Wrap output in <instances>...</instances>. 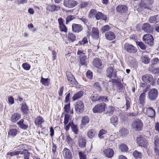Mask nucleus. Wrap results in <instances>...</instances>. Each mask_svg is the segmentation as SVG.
<instances>
[{"mask_svg": "<svg viewBox=\"0 0 159 159\" xmlns=\"http://www.w3.org/2000/svg\"><path fill=\"white\" fill-rule=\"evenodd\" d=\"M106 104L101 103L96 105L93 109L94 113H101L105 111Z\"/></svg>", "mask_w": 159, "mask_h": 159, "instance_id": "423d86ee", "label": "nucleus"}, {"mask_svg": "<svg viewBox=\"0 0 159 159\" xmlns=\"http://www.w3.org/2000/svg\"><path fill=\"white\" fill-rule=\"evenodd\" d=\"M140 103L143 105L145 102V93L143 92L142 93L139 97Z\"/></svg>", "mask_w": 159, "mask_h": 159, "instance_id": "a19ab883", "label": "nucleus"}, {"mask_svg": "<svg viewBox=\"0 0 159 159\" xmlns=\"http://www.w3.org/2000/svg\"><path fill=\"white\" fill-rule=\"evenodd\" d=\"M22 66L23 68L26 70H29L30 68V66L26 63H24L23 64Z\"/></svg>", "mask_w": 159, "mask_h": 159, "instance_id": "052dcab7", "label": "nucleus"}, {"mask_svg": "<svg viewBox=\"0 0 159 159\" xmlns=\"http://www.w3.org/2000/svg\"><path fill=\"white\" fill-rule=\"evenodd\" d=\"M70 108V103L66 105L64 107V109H65V111L66 112V113H68L69 111Z\"/></svg>", "mask_w": 159, "mask_h": 159, "instance_id": "338daca9", "label": "nucleus"}, {"mask_svg": "<svg viewBox=\"0 0 159 159\" xmlns=\"http://www.w3.org/2000/svg\"><path fill=\"white\" fill-rule=\"evenodd\" d=\"M78 143L79 147L83 148L85 146L86 141L84 139L82 138L79 139Z\"/></svg>", "mask_w": 159, "mask_h": 159, "instance_id": "79ce46f5", "label": "nucleus"}, {"mask_svg": "<svg viewBox=\"0 0 159 159\" xmlns=\"http://www.w3.org/2000/svg\"><path fill=\"white\" fill-rule=\"evenodd\" d=\"M92 33L96 37H98L99 36V31L98 29L94 27H93L92 28Z\"/></svg>", "mask_w": 159, "mask_h": 159, "instance_id": "5fc2aeb1", "label": "nucleus"}, {"mask_svg": "<svg viewBox=\"0 0 159 159\" xmlns=\"http://www.w3.org/2000/svg\"><path fill=\"white\" fill-rule=\"evenodd\" d=\"M18 133V131L16 129H10L8 132V134L11 136L14 137Z\"/></svg>", "mask_w": 159, "mask_h": 159, "instance_id": "2f4dec72", "label": "nucleus"}, {"mask_svg": "<svg viewBox=\"0 0 159 159\" xmlns=\"http://www.w3.org/2000/svg\"><path fill=\"white\" fill-rule=\"evenodd\" d=\"M120 148L122 152H126L128 150L127 146L125 144H122L120 145Z\"/></svg>", "mask_w": 159, "mask_h": 159, "instance_id": "bf43d9fd", "label": "nucleus"}, {"mask_svg": "<svg viewBox=\"0 0 159 159\" xmlns=\"http://www.w3.org/2000/svg\"><path fill=\"white\" fill-rule=\"evenodd\" d=\"M96 133L95 130L93 129H91L88 132L87 135L89 138L92 139L94 137Z\"/></svg>", "mask_w": 159, "mask_h": 159, "instance_id": "4c0bfd02", "label": "nucleus"}, {"mask_svg": "<svg viewBox=\"0 0 159 159\" xmlns=\"http://www.w3.org/2000/svg\"><path fill=\"white\" fill-rule=\"evenodd\" d=\"M49 8L50 11L52 12H54L55 11H57L60 9V7L59 5L56 6L53 4L49 5Z\"/></svg>", "mask_w": 159, "mask_h": 159, "instance_id": "c9c22d12", "label": "nucleus"}, {"mask_svg": "<svg viewBox=\"0 0 159 159\" xmlns=\"http://www.w3.org/2000/svg\"><path fill=\"white\" fill-rule=\"evenodd\" d=\"M21 118V115L18 113H14L11 116V122L16 123Z\"/></svg>", "mask_w": 159, "mask_h": 159, "instance_id": "b1692460", "label": "nucleus"}, {"mask_svg": "<svg viewBox=\"0 0 159 159\" xmlns=\"http://www.w3.org/2000/svg\"><path fill=\"white\" fill-rule=\"evenodd\" d=\"M97 12V11L94 9H91L89 14V17L91 18L94 16H95Z\"/></svg>", "mask_w": 159, "mask_h": 159, "instance_id": "603ef678", "label": "nucleus"}, {"mask_svg": "<svg viewBox=\"0 0 159 159\" xmlns=\"http://www.w3.org/2000/svg\"><path fill=\"white\" fill-rule=\"evenodd\" d=\"M79 154L80 159H86L85 155L82 152H79Z\"/></svg>", "mask_w": 159, "mask_h": 159, "instance_id": "774afa93", "label": "nucleus"}, {"mask_svg": "<svg viewBox=\"0 0 159 159\" xmlns=\"http://www.w3.org/2000/svg\"><path fill=\"white\" fill-rule=\"evenodd\" d=\"M148 21L151 23L156 24L159 21V17L157 15L151 16Z\"/></svg>", "mask_w": 159, "mask_h": 159, "instance_id": "a878e982", "label": "nucleus"}, {"mask_svg": "<svg viewBox=\"0 0 159 159\" xmlns=\"http://www.w3.org/2000/svg\"><path fill=\"white\" fill-rule=\"evenodd\" d=\"M49 79L44 78L43 77H42L40 81L41 83L45 86H48L49 85Z\"/></svg>", "mask_w": 159, "mask_h": 159, "instance_id": "f704fd0d", "label": "nucleus"}, {"mask_svg": "<svg viewBox=\"0 0 159 159\" xmlns=\"http://www.w3.org/2000/svg\"><path fill=\"white\" fill-rule=\"evenodd\" d=\"M58 21L59 24V27L61 31L65 32H66L67 31V29L63 23V20L62 18H59L58 19Z\"/></svg>", "mask_w": 159, "mask_h": 159, "instance_id": "ddd939ff", "label": "nucleus"}, {"mask_svg": "<svg viewBox=\"0 0 159 159\" xmlns=\"http://www.w3.org/2000/svg\"><path fill=\"white\" fill-rule=\"evenodd\" d=\"M80 62L82 65H87V56L79 58Z\"/></svg>", "mask_w": 159, "mask_h": 159, "instance_id": "e433bc0d", "label": "nucleus"}, {"mask_svg": "<svg viewBox=\"0 0 159 159\" xmlns=\"http://www.w3.org/2000/svg\"><path fill=\"white\" fill-rule=\"evenodd\" d=\"M66 74L67 79L70 84H73L76 81L74 77L70 72H67Z\"/></svg>", "mask_w": 159, "mask_h": 159, "instance_id": "5701e85b", "label": "nucleus"}, {"mask_svg": "<svg viewBox=\"0 0 159 159\" xmlns=\"http://www.w3.org/2000/svg\"><path fill=\"white\" fill-rule=\"evenodd\" d=\"M153 0H145L144 1H143L142 2H141V4H143V6L145 7L147 6L149 4H152L153 3Z\"/></svg>", "mask_w": 159, "mask_h": 159, "instance_id": "de8ad7c7", "label": "nucleus"}, {"mask_svg": "<svg viewBox=\"0 0 159 159\" xmlns=\"http://www.w3.org/2000/svg\"><path fill=\"white\" fill-rule=\"evenodd\" d=\"M117 71L111 66H109L106 70V75L109 78H116L117 77Z\"/></svg>", "mask_w": 159, "mask_h": 159, "instance_id": "7ed1b4c3", "label": "nucleus"}, {"mask_svg": "<svg viewBox=\"0 0 159 159\" xmlns=\"http://www.w3.org/2000/svg\"><path fill=\"white\" fill-rule=\"evenodd\" d=\"M8 101L9 104L10 105H12L14 103V99L13 97L11 96L8 97Z\"/></svg>", "mask_w": 159, "mask_h": 159, "instance_id": "69168bd1", "label": "nucleus"}, {"mask_svg": "<svg viewBox=\"0 0 159 159\" xmlns=\"http://www.w3.org/2000/svg\"><path fill=\"white\" fill-rule=\"evenodd\" d=\"M158 92L155 89H151L148 92V98L151 101L155 100L157 98Z\"/></svg>", "mask_w": 159, "mask_h": 159, "instance_id": "0eeeda50", "label": "nucleus"}, {"mask_svg": "<svg viewBox=\"0 0 159 159\" xmlns=\"http://www.w3.org/2000/svg\"><path fill=\"white\" fill-rule=\"evenodd\" d=\"M93 64L94 66L98 69H102V62L101 60L99 58H94L93 61Z\"/></svg>", "mask_w": 159, "mask_h": 159, "instance_id": "f8f14e48", "label": "nucleus"}, {"mask_svg": "<svg viewBox=\"0 0 159 159\" xmlns=\"http://www.w3.org/2000/svg\"><path fill=\"white\" fill-rule=\"evenodd\" d=\"M77 1L74 0H64L63 5L66 7L69 8H73L78 4Z\"/></svg>", "mask_w": 159, "mask_h": 159, "instance_id": "1a4fd4ad", "label": "nucleus"}, {"mask_svg": "<svg viewBox=\"0 0 159 159\" xmlns=\"http://www.w3.org/2000/svg\"><path fill=\"white\" fill-rule=\"evenodd\" d=\"M106 132L107 131L103 129H102L98 133V136L99 137L100 139L102 138V135H103L104 134H106Z\"/></svg>", "mask_w": 159, "mask_h": 159, "instance_id": "0e129e2a", "label": "nucleus"}, {"mask_svg": "<svg viewBox=\"0 0 159 159\" xmlns=\"http://www.w3.org/2000/svg\"><path fill=\"white\" fill-rule=\"evenodd\" d=\"M44 122V119L41 117L39 116L37 117L35 120V123L38 126L41 125L42 123Z\"/></svg>", "mask_w": 159, "mask_h": 159, "instance_id": "72a5a7b5", "label": "nucleus"}, {"mask_svg": "<svg viewBox=\"0 0 159 159\" xmlns=\"http://www.w3.org/2000/svg\"><path fill=\"white\" fill-rule=\"evenodd\" d=\"M110 28L108 25H106L102 27L101 29V31L102 33L110 30Z\"/></svg>", "mask_w": 159, "mask_h": 159, "instance_id": "13d9d810", "label": "nucleus"}, {"mask_svg": "<svg viewBox=\"0 0 159 159\" xmlns=\"http://www.w3.org/2000/svg\"><path fill=\"white\" fill-rule=\"evenodd\" d=\"M117 91L119 92H124L125 90V88L123 87V84L120 82L117 85Z\"/></svg>", "mask_w": 159, "mask_h": 159, "instance_id": "a18cd8bd", "label": "nucleus"}, {"mask_svg": "<svg viewBox=\"0 0 159 159\" xmlns=\"http://www.w3.org/2000/svg\"><path fill=\"white\" fill-rule=\"evenodd\" d=\"M142 29L144 31L147 33H151L153 30L152 27L148 23H145L143 24Z\"/></svg>", "mask_w": 159, "mask_h": 159, "instance_id": "f3484780", "label": "nucleus"}, {"mask_svg": "<svg viewBox=\"0 0 159 159\" xmlns=\"http://www.w3.org/2000/svg\"><path fill=\"white\" fill-rule=\"evenodd\" d=\"M142 79L144 82L151 84L153 80V77L151 75L146 74L142 76Z\"/></svg>", "mask_w": 159, "mask_h": 159, "instance_id": "2eb2a0df", "label": "nucleus"}, {"mask_svg": "<svg viewBox=\"0 0 159 159\" xmlns=\"http://www.w3.org/2000/svg\"><path fill=\"white\" fill-rule=\"evenodd\" d=\"M86 51L84 49H79L77 52V55L78 56L79 58L84 56H86Z\"/></svg>", "mask_w": 159, "mask_h": 159, "instance_id": "c756f323", "label": "nucleus"}, {"mask_svg": "<svg viewBox=\"0 0 159 159\" xmlns=\"http://www.w3.org/2000/svg\"><path fill=\"white\" fill-rule=\"evenodd\" d=\"M19 154L23 155L24 159H29L30 153L27 149H21L19 151H14L12 152H8L7 155L12 157L18 155Z\"/></svg>", "mask_w": 159, "mask_h": 159, "instance_id": "f257e3e1", "label": "nucleus"}, {"mask_svg": "<svg viewBox=\"0 0 159 159\" xmlns=\"http://www.w3.org/2000/svg\"><path fill=\"white\" fill-rule=\"evenodd\" d=\"M71 129L72 131L74 132V133L76 134H77L79 132V129L77 125H75L73 122H72V124L71 125Z\"/></svg>", "mask_w": 159, "mask_h": 159, "instance_id": "8fccbe9b", "label": "nucleus"}, {"mask_svg": "<svg viewBox=\"0 0 159 159\" xmlns=\"http://www.w3.org/2000/svg\"><path fill=\"white\" fill-rule=\"evenodd\" d=\"M75 19V16L74 15H69L66 18V24H68L69 22H70Z\"/></svg>", "mask_w": 159, "mask_h": 159, "instance_id": "09e8293b", "label": "nucleus"}, {"mask_svg": "<svg viewBox=\"0 0 159 159\" xmlns=\"http://www.w3.org/2000/svg\"><path fill=\"white\" fill-rule=\"evenodd\" d=\"M143 125L142 121L140 119L134 120L131 124L132 128L136 131H140L142 130Z\"/></svg>", "mask_w": 159, "mask_h": 159, "instance_id": "f03ea898", "label": "nucleus"}, {"mask_svg": "<svg viewBox=\"0 0 159 159\" xmlns=\"http://www.w3.org/2000/svg\"><path fill=\"white\" fill-rule=\"evenodd\" d=\"M75 110L76 113L80 114L83 113L84 110V105L81 101H78L75 104Z\"/></svg>", "mask_w": 159, "mask_h": 159, "instance_id": "39448f33", "label": "nucleus"}, {"mask_svg": "<svg viewBox=\"0 0 159 159\" xmlns=\"http://www.w3.org/2000/svg\"><path fill=\"white\" fill-rule=\"evenodd\" d=\"M86 75L88 78L91 79L93 78V73L91 71L89 70L86 72Z\"/></svg>", "mask_w": 159, "mask_h": 159, "instance_id": "e2e57ef3", "label": "nucleus"}, {"mask_svg": "<svg viewBox=\"0 0 159 159\" xmlns=\"http://www.w3.org/2000/svg\"><path fill=\"white\" fill-rule=\"evenodd\" d=\"M143 40L148 45L151 46L153 44L154 39L153 36L151 35L148 34L143 36Z\"/></svg>", "mask_w": 159, "mask_h": 159, "instance_id": "6e6552de", "label": "nucleus"}, {"mask_svg": "<svg viewBox=\"0 0 159 159\" xmlns=\"http://www.w3.org/2000/svg\"><path fill=\"white\" fill-rule=\"evenodd\" d=\"M114 108L112 107L109 106L106 109V113H109L112 114L114 111Z\"/></svg>", "mask_w": 159, "mask_h": 159, "instance_id": "6e6d98bb", "label": "nucleus"}, {"mask_svg": "<svg viewBox=\"0 0 159 159\" xmlns=\"http://www.w3.org/2000/svg\"><path fill=\"white\" fill-rule=\"evenodd\" d=\"M99 96L96 92H93L91 94L90 99L93 102H96L99 101Z\"/></svg>", "mask_w": 159, "mask_h": 159, "instance_id": "bb28decb", "label": "nucleus"}, {"mask_svg": "<svg viewBox=\"0 0 159 159\" xmlns=\"http://www.w3.org/2000/svg\"><path fill=\"white\" fill-rule=\"evenodd\" d=\"M76 37L75 34L72 33H69L68 34L67 39L69 42H73L76 39Z\"/></svg>", "mask_w": 159, "mask_h": 159, "instance_id": "473e14b6", "label": "nucleus"}, {"mask_svg": "<svg viewBox=\"0 0 159 159\" xmlns=\"http://www.w3.org/2000/svg\"><path fill=\"white\" fill-rule=\"evenodd\" d=\"M111 123L114 125L115 127L116 126L118 122V118L117 116H114L110 118Z\"/></svg>", "mask_w": 159, "mask_h": 159, "instance_id": "cd10ccee", "label": "nucleus"}, {"mask_svg": "<svg viewBox=\"0 0 159 159\" xmlns=\"http://www.w3.org/2000/svg\"><path fill=\"white\" fill-rule=\"evenodd\" d=\"M105 36L106 38L109 40H112L116 38V35L114 32L112 31H108L105 34Z\"/></svg>", "mask_w": 159, "mask_h": 159, "instance_id": "412c9836", "label": "nucleus"}, {"mask_svg": "<svg viewBox=\"0 0 159 159\" xmlns=\"http://www.w3.org/2000/svg\"><path fill=\"white\" fill-rule=\"evenodd\" d=\"M145 114L148 116L151 117L154 116L155 115L154 110L152 108L150 107L146 108Z\"/></svg>", "mask_w": 159, "mask_h": 159, "instance_id": "6ab92c4d", "label": "nucleus"}, {"mask_svg": "<svg viewBox=\"0 0 159 159\" xmlns=\"http://www.w3.org/2000/svg\"><path fill=\"white\" fill-rule=\"evenodd\" d=\"M123 48L129 53H135L137 51V48L135 47L128 43H125L124 44Z\"/></svg>", "mask_w": 159, "mask_h": 159, "instance_id": "20e7f679", "label": "nucleus"}, {"mask_svg": "<svg viewBox=\"0 0 159 159\" xmlns=\"http://www.w3.org/2000/svg\"><path fill=\"white\" fill-rule=\"evenodd\" d=\"M72 29L73 32L78 33L82 31L83 28L80 24L73 23L72 24Z\"/></svg>", "mask_w": 159, "mask_h": 159, "instance_id": "9b49d317", "label": "nucleus"}, {"mask_svg": "<svg viewBox=\"0 0 159 159\" xmlns=\"http://www.w3.org/2000/svg\"><path fill=\"white\" fill-rule=\"evenodd\" d=\"M98 101L99 102H108V100L107 99V97L106 96H99Z\"/></svg>", "mask_w": 159, "mask_h": 159, "instance_id": "864d4df0", "label": "nucleus"}, {"mask_svg": "<svg viewBox=\"0 0 159 159\" xmlns=\"http://www.w3.org/2000/svg\"><path fill=\"white\" fill-rule=\"evenodd\" d=\"M153 143L154 145V148H159V136H155L153 139Z\"/></svg>", "mask_w": 159, "mask_h": 159, "instance_id": "58836bf2", "label": "nucleus"}, {"mask_svg": "<svg viewBox=\"0 0 159 159\" xmlns=\"http://www.w3.org/2000/svg\"><path fill=\"white\" fill-rule=\"evenodd\" d=\"M63 155L64 157L67 159H72V156L70 151L66 148H65L63 151Z\"/></svg>", "mask_w": 159, "mask_h": 159, "instance_id": "4468645a", "label": "nucleus"}, {"mask_svg": "<svg viewBox=\"0 0 159 159\" xmlns=\"http://www.w3.org/2000/svg\"><path fill=\"white\" fill-rule=\"evenodd\" d=\"M150 85V84L146 83H141L140 84V86L142 88L143 92L146 93L149 90Z\"/></svg>", "mask_w": 159, "mask_h": 159, "instance_id": "aec40b11", "label": "nucleus"}, {"mask_svg": "<svg viewBox=\"0 0 159 159\" xmlns=\"http://www.w3.org/2000/svg\"><path fill=\"white\" fill-rule=\"evenodd\" d=\"M20 109L23 113L25 114L27 113V111L28 110V108L25 102L22 103Z\"/></svg>", "mask_w": 159, "mask_h": 159, "instance_id": "ea45409f", "label": "nucleus"}, {"mask_svg": "<svg viewBox=\"0 0 159 159\" xmlns=\"http://www.w3.org/2000/svg\"><path fill=\"white\" fill-rule=\"evenodd\" d=\"M136 141L138 144L141 147L145 148L147 147L148 145V142L142 135L138 137Z\"/></svg>", "mask_w": 159, "mask_h": 159, "instance_id": "9d476101", "label": "nucleus"}, {"mask_svg": "<svg viewBox=\"0 0 159 159\" xmlns=\"http://www.w3.org/2000/svg\"><path fill=\"white\" fill-rule=\"evenodd\" d=\"M117 11L121 13H126L127 12L128 8L127 6L125 5H119L116 8Z\"/></svg>", "mask_w": 159, "mask_h": 159, "instance_id": "dca6fc26", "label": "nucleus"}, {"mask_svg": "<svg viewBox=\"0 0 159 159\" xmlns=\"http://www.w3.org/2000/svg\"><path fill=\"white\" fill-rule=\"evenodd\" d=\"M119 132L122 136H125L129 133V131L127 129L122 127L120 129Z\"/></svg>", "mask_w": 159, "mask_h": 159, "instance_id": "37998d69", "label": "nucleus"}, {"mask_svg": "<svg viewBox=\"0 0 159 159\" xmlns=\"http://www.w3.org/2000/svg\"><path fill=\"white\" fill-rule=\"evenodd\" d=\"M151 66H153V65L159 63V60L157 58H155L152 59L151 61Z\"/></svg>", "mask_w": 159, "mask_h": 159, "instance_id": "680f3d73", "label": "nucleus"}, {"mask_svg": "<svg viewBox=\"0 0 159 159\" xmlns=\"http://www.w3.org/2000/svg\"><path fill=\"white\" fill-rule=\"evenodd\" d=\"M84 93L83 91H80L75 94L73 97V101H75L82 97Z\"/></svg>", "mask_w": 159, "mask_h": 159, "instance_id": "c85d7f7f", "label": "nucleus"}, {"mask_svg": "<svg viewBox=\"0 0 159 159\" xmlns=\"http://www.w3.org/2000/svg\"><path fill=\"white\" fill-rule=\"evenodd\" d=\"M103 153L108 158L112 157L114 154L113 150L111 148H107L103 150Z\"/></svg>", "mask_w": 159, "mask_h": 159, "instance_id": "4be33fe9", "label": "nucleus"}, {"mask_svg": "<svg viewBox=\"0 0 159 159\" xmlns=\"http://www.w3.org/2000/svg\"><path fill=\"white\" fill-rule=\"evenodd\" d=\"M95 17L97 20H99L102 19L106 21L107 19V16L102 14L101 12L97 11Z\"/></svg>", "mask_w": 159, "mask_h": 159, "instance_id": "a211bd4d", "label": "nucleus"}, {"mask_svg": "<svg viewBox=\"0 0 159 159\" xmlns=\"http://www.w3.org/2000/svg\"><path fill=\"white\" fill-rule=\"evenodd\" d=\"M24 119H22L17 123V124L21 129H25L28 128V125L25 123H24Z\"/></svg>", "mask_w": 159, "mask_h": 159, "instance_id": "393cba45", "label": "nucleus"}, {"mask_svg": "<svg viewBox=\"0 0 159 159\" xmlns=\"http://www.w3.org/2000/svg\"><path fill=\"white\" fill-rule=\"evenodd\" d=\"M134 156L136 158L138 159L141 158L142 157V154L140 152L137 151V150H135L133 152Z\"/></svg>", "mask_w": 159, "mask_h": 159, "instance_id": "3c124183", "label": "nucleus"}, {"mask_svg": "<svg viewBox=\"0 0 159 159\" xmlns=\"http://www.w3.org/2000/svg\"><path fill=\"white\" fill-rule=\"evenodd\" d=\"M89 118L88 116H84L82 117L81 123V125H85L89 121Z\"/></svg>", "mask_w": 159, "mask_h": 159, "instance_id": "7c9ffc66", "label": "nucleus"}, {"mask_svg": "<svg viewBox=\"0 0 159 159\" xmlns=\"http://www.w3.org/2000/svg\"><path fill=\"white\" fill-rule=\"evenodd\" d=\"M70 115L68 114H65L64 117V123L65 125H66L68 123L70 119Z\"/></svg>", "mask_w": 159, "mask_h": 159, "instance_id": "4d7b16f0", "label": "nucleus"}, {"mask_svg": "<svg viewBox=\"0 0 159 159\" xmlns=\"http://www.w3.org/2000/svg\"><path fill=\"white\" fill-rule=\"evenodd\" d=\"M141 59L142 62L144 64H148L150 62V58L147 55L142 56Z\"/></svg>", "mask_w": 159, "mask_h": 159, "instance_id": "49530a36", "label": "nucleus"}, {"mask_svg": "<svg viewBox=\"0 0 159 159\" xmlns=\"http://www.w3.org/2000/svg\"><path fill=\"white\" fill-rule=\"evenodd\" d=\"M136 43L141 49L145 50L146 48V46L142 42L136 41Z\"/></svg>", "mask_w": 159, "mask_h": 159, "instance_id": "c03bdc74", "label": "nucleus"}]
</instances>
